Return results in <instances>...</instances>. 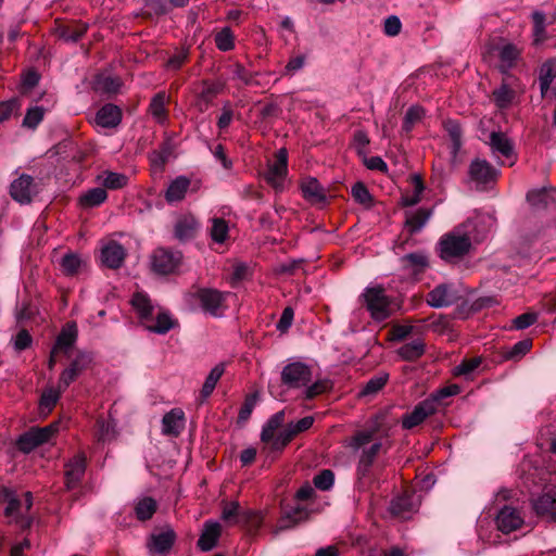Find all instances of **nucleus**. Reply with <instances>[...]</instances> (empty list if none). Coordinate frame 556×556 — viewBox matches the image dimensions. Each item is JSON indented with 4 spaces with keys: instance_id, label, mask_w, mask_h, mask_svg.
<instances>
[{
    "instance_id": "1",
    "label": "nucleus",
    "mask_w": 556,
    "mask_h": 556,
    "mask_svg": "<svg viewBox=\"0 0 556 556\" xmlns=\"http://www.w3.org/2000/svg\"><path fill=\"white\" fill-rule=\"evenodd\" d=\"M281 382L289 389L303 390L306 400L314 399L331 389L327 378L314 380L313 367L300 359L290 358L281 370Z\"/></svg>"
},
{
    "instance_id": "2",
    "label": "nucleus",
    "mask_w": 556,
    "mask_h": 556,
    "mask_svg": "<svg viewBox=\"0 0 556 556\" xmlns=\"http://www.w3.org/2000/svg\"><path fill=\"white\" fill-rule=\"evenodd\" d=\"M478 241L479 236L475 237L471 231L459 226L441 237L438 243L439 255L446 262H455L469 252L472 242Z\"/></svg>"
},
{
    "instance_id": "3",
    "label": "nucleus",
    "mask_w": 556,
    "mask_h": 556,
    "mask_svg": "<svg viewBox=\"0 0 556 556\" xmlns=\"http://www.w3.org/2000/svg\"><path fill=\"white\" fill-rule=\"evenodd\" d=\"M361 299L375 321L386 320L394 311L391 299L381 287H367Z\"/></svg>"
},
{
    "instance_id": "4",
    "label": "nucleus",
    "mask_w": 556,
    "mask_h": 556,
    "mask_svg": "<svg viewBox=\"0 0 556 556\" xmlns=\"http://www.w3.org/2000/svg\"><path fill=\"white\" fill-rule=\"evenodd\" d=\"M372 433L370 431H362L355 434L350 442V446L355 450H362L358 463V471L365 475V472L371 466L375 457L381 448L380 442H374L368 447L367 445L371 442Z\"/></svg>"
},
{
    "instance_id": "5",
    "label": "nucleus",
    "mask_w": 556,
    "mask_h": 556,
    "mask_svg": "<svg viewBox=\"0 0 556 556\" xmlns=\"http://www.w3.org/2000/svg\"><path fill=\"white\" fill-rule=\"evenodd\" d=\"M533 514L546 521L556 522V493L552 491L533 495L530 500Z\"/></svg>"
},
{
    "instance_id": "6",
    "label": "nucleus",
    "mask_w": 556,
    "mask_h": 556,
    "mask_svg": "<svg viewBox=\"0 0 556 556\" xmlns=\"http://www.w3.org/2000/svg\"><path fill=\"white\" fill-rule=\"evenodd\" d=\"M288 174V152L285 148L279 149L275 160L268 164L265 175L267 182L275 189H282Z\"/></svg>"
},
{
    "instance_id": "7",
    "label": "nucleus",
    "mask_w": 556,
    "mask_h": 556,
    "mask_svg": "<svg viewBox=\"0 0 556 556\" xmlns=\"http://www.w3.org/2000/svg\"><path fill=\"white\" fill-rule=\"evenodd\" d=\"M495 523L501 532L508 534L519 530L523 526L525 519L518 508L505 505L498 510Z\"/></svg>"
},
{
    "instance_id": "8",
    "label": "nucleus",
    "mask_w": 556,
    "mask_h": 556,
    "mask_svg": "<svg viewBox=\"0 0 556 556\" xmlns=\"http://www.w3.org/2000/svg\"><path fill=\"white\" fill-rule=\"evenodd\" d=\"M486 143L490 146L492 153L497 159H506L509 165L515 163L514 144L511 140L501 131H492Z\"/></svg>"
},
{
    "instance_id": "9",
    "label": "nucleus",
    "mask_w": 556,
    "mask_h": 556,
    "mask_svg": "<svg viewBox=\"0 0 556 556\" xmlns=\"http://www.w3.org/2000/svg\"><path fill=\"white\" fill-rule=\"evenodd\" d=\"M312 511L313 508H309V504L296 503L294 506L283 510V515L274 532L278 533L305 521Z\"/></svg>"
},
{
    "instance_id": "10",
    "label": "nucleus",
    "mask_w": 556,
    "mask_h": 556,
    "mask_svg": "<svg viewBox=\"0 0 556 556\" xmlns=\"http://www.w3.org/2000/svg\"><path fill=\"white\" fill-rule=\"evenodd\" d=\"M180 262V254L166 249H156L152 254V268L154 271L166 275L173 273Z\"/></svg>"
},
{
    "instance_id": "11",
    "label": "nucleus",
    "mask_w": 556,
    "mask_h": 556,
    "mask_svg": "<svg viewBox=\"0 0 556 556\" xmlns=\"http://www.w3.org/2000/svg\"><path fill=\"white\" fill-rule=\"evenodd\" d=\"M202 309L212 316H222L225 309L224 294L217 290L203 289L198 292Z\"/></svg>"
},
{
    "instance_id": "12",
    "label": "nucleus",
    "mask_w": 556,
    "mask_h": 556,
    "mask_svg": "<svg viewBox=\"0 0 556 556\" xmlns=\"http://www.w3.org/2000/svg\"><path fill=\"white\" fill-rule=\"evenodd\" d=\"M437 410V406L433 405V400H424L418 403L410 413H407L402 418V426L404 429H412L434 414Z\"/></svg>"
},
{
    "instance_id": "13",
    "label": "nucleus",
    "mask_w": 556,
    "mask_h": 556,
    "mask_svg": "<svg viewBox=\"0 0 556 556\" xmlns=\"http://www.w3.org/2000/svg\"><path fill=\"white\" fill-rule=\"evenodd\" d=\"M126 251L116 241H108L101 247V261L109 268H119L125 260Z\"/></svg>"
},
{
    "instance_id": "14",
    "label": "nucleus",
    "mask_w": 556,
    "mask_h": 556,
    "mask_svg": "<svg viewBox=\"0 0 556 556\" xmlns=\"http://www.w3.org/2000/svg\"><path fill=\"white\" fill-rule=\"evenodd\" d=\"M419 501L413 494H404L391 502L390 513L400 518L408 519L415 511H417Z\"/></svg>"
},
{
    "instance_id": "15",
    "label": "nucleus",
    "mask_w": 556,
    "mask_h": 556,
    "mask_svg": "<svg viewBox=\"0 0 556 556\" xmlns=\"http://www.w3.org/2000/svg\"><path fill=\"white\" fill-rule=\"evenodd\" d=\"M34 193L33 178L29 175H21L13 180L10 186L11 197L21 204H27L31 201Z\"/></svg>"
},
{
    "instance_id": "16",
    "label": "nucleus",
    "mask_w": 556,
    "mask_h": 556,
    "mask_svg": "<svg viewBox=\"0 0 556 556\" xmlns=\"http://www.w3.org/2000/svg\"><path fill=\"white\" fill-rule=\"evenodd\" d=\"M86 470V457L77 454L65 465V483L67 489L75 488L83 478Z\"/></svg>"
},
{
    "instance_id": "17",
    "label": "nucleus",
    "mask_w": 556,
    "mask_h": 556,
    "mask_svg": "<svg viewBox=\"0 0 556 556\" xmlns=\"http://www.w3.org/2000/svg\"><path fill=\"white\" fill-rule=\"evenodd\" d=\"M495 225V219L490 214H477L475 217L469 218L466 223L460 225L464 230H469L472 235L479 236V241L489 233Z\"/></svg>"
},
{
    "instance_id": "18",
    "label": "nucleus",
    "mask_w": 556,
    "mask_h": 556,
    "mask_svg": "<svg viewBox=\"0 0 556 556\" xmlns=\"http://www.w3.org/2000/svg\"><path fill=\"white\" fill-rule=\"evenodd\" d=\"M456 300V294L450 285H440L428 293L427 303L434 308L450 306Z\"/></svg>"
},
{
    "instance_id": "19",
    "label": "nucleus",
    "mask_w": 556,
    "mask_h": 556,
    "mask_svg": "<svg viewBox=\"0 0 556 556\" xmlns=\"http://www.w3.org/2000/svg\"><path fill=\"white\" fill-rule=\"evenodd\" d=\"M175 541V532L170 529L152 534L148 543L149 553L152 556L167 553Z\"/></svg>"
},
{
    "instance_id": "20",
    "label": "nucleus",
    "mask_w": 556,
    "mask_h": 556,
    "mask_svg": "<svg viewBox=\"0 0 556 556\" xmlns=\"http://www.w3.org/2000/svg\"><path fill=\"white\" fill-rule=\"evenodd\" d=\"M469 176L477 185H484L497 176V170L484 160H475L470 164Z\"/></svg>"
},
{
    "instance_id": "21",
    "label": "nucleus",
    "mask_w": 556,
    "mask_h": 556,
    "mask_svg": "<svg viewBox=\"0 0 556 556\" xmlns=\"http://www.w3.org/2000/svg\"><path fill=\"white\" fill-rule=\"evenodd\" d=\"M77 339V328L75 324H68L66 325L61 333L56 338L55 345L52 349L51 357H50V367L54 364V355L59 351H63L67 353L70 349L74 345L75 341Z\"/></svg>"
},
{
    "instance_id": "22",
    "label": "nucleus",
    "mask_w": 556,
    "mask_h": 556,
    "mask_svg": "<svg viewBox=\"0 0 556 556\" xmlns=\"http://www.w3.org/2000/svg\"><path fill=\"white\" fill-rule=\"evenodd\" d=\"M185 427V413L173 408L162 419V432L167 435H178Z\"/></svg>"
},
{
    "instance_id": "23",
    "label": "nucleus",
    "mask_w": 556,
    "mask_h": 556,
    "mask_svg": "<svg viewBox=\"0 0 556 556\" xmlns=\"http://www.w3.org/2000/svg\"><path fill=\"white\" fill-rule=\"evenodd\" d=\"M220 536V525L217 521H206L198 541V546L203 552L213 549Z\"/></svg>"
},
{
    "instance_id": "24",
    "label": "nucleus",
    "mask_w": 556,
    "mask_h": 556,
    "mask_svg": "<svg viewBox=\"0 0 556 556\" xmlns=\"http://www.w3.org/2000/svg\"><path fill=\"white\" fill-rule=\"evenodd\" d=\"M303 197L313 204H323L326 201L324 188L313 177L303 178L301 182Z\"/></svg>"
},
{
    "instance_id": "25",
    "label": "nucleus",
    "mask_w": 556,
    "mask_h": 556,
    "mask_svg": "<svg viewBox=\"0 0 556 556\" xmlns=\"http://www.w3.org/2000/svg\"><path fill=\"white\" fill-rule=\"evenodd\" d=\"M121 121L122 112L119 108L114 104H105L96 115L97 125L103 128L116 127Z\"/></svg>"
},
{
    "instance_id": "26",
    "label": "nucleus",
    "mask_w": 556,
    "mask_h": 556,
    "mask_svg": "<svg viewBox=\"0 0 556 556\" xmlns=\"http://www.w3.org/2000/svg\"><path fill=\"white\" fill-rule=\"evenodd\" d=\"M556 78V59L546 60L540 67L539 83L542 98H547Z\"/></svg>"
},
{
    "instance_id": "27",
    "label": "nucleus",
    "mask_w": 556,
    "mask_h": 556,
    "mask_svg": "<svg viewBox=\"0 0 556 556\" xmlns=\"http://www.w3.org/2000/svg\"><path fill=\"white\" fill-rule=\"evenodd\" d=\"M144 327L148 331L165 334L169 330L176 327L177 321L166 312H159L155 319L151 318L149 321H144Z\"/></svg>"
},
{
    "instance_id": "28",
    "label": "nucleus",
    "mask_w": 556,
    "mask_h": 556,
    "mask_svg": "<svg viewBox=\"0 0 556 556\" xmlns=\"http://www.w3.org/2000/svg\"><path fill=\"white\" fill-rule=\"evenodd\" d=\"M0 503L7 504L4 508L5 516L17 521L18 517L22 515V504L17 500L15 492L9 488H1Z\"/></svg>"
},
{
    "instance_id": "29",
    "label": "nucleus",
    "mask_w": 556,
    "mask_h": 556,
    "mask_svg": "<svg viewBox=\"0 0 556 556\" xmlns=\"http://www.w3.org/2000/svg\"><path fill=\"white\" fill-rule=\"evenodd\" d=\"M190 186V180L186 176H178L174 180L170 181L165 198L168 203L177 202L184 199L188 188Z\"/></svg>"
},
{
    "instance_id": "30",
    "label": "nucleus",
    "mask_w": 556,
    "mask_h": 556,
    "mask_svg": "<svg viewBox=\"0 0 556 556\" xmlns=\"http://www.w3.org/2000/svg\"><path fill=\"white\" fill-rule=\"evenodd\" d=\"M130 302L142 323L149 321L152 318L153 305L151 304V301L146 293H135Z\"/></svg>"
},
{
    "instance_id": "31",
    "label": "nucleus",
    "mask_w": 556,
    "mask_h": 556,
    "mask_svg": "<svg viewBox=\"0 0 556 556\" xmlns=\"http://www.w3.org/2000/svg\"><path fill=\"white\" fill-rule=\"evenodd\" d=\"M521 49L513 43L504 45L500 50L501 71L503 73L508 72L519 59Z\"/></svg>"
},
{
    "instance_id": "32",
    "label": "nucleus",
    "mask_w": 556,
    "mask_h": 556,
    "mask_svg": "<svg viewBox=\"0 0 556 556\" xmlns=\"http://www.w3.org/2000/svg\"><path fill=\"white\" fill-rule=\"evenodd\" d=\"M431 211L419 208L406 214V226L410 232L419 231L429 220Z\"/></svg>"
},
{
    "instance_id": "33",
    "label": "nucleus",
    "mask_w": 556,
    "mask_h": 556,
    "mask_svg": "<svg viewBox=\"0 0 556 556\" xmlns=\"http://www.w3.org/2000/svg\"><path fill=\"white\" fill-rule=\"evenodd\" d=\"M527 200L536 207L547 206L551 201H556V189L532 190L527 194Z\"/></svg>"
},
{
    "instance_id": "34",
    "label": "nucleus",
    "mask_w": 556,
    "mask_h": 556,
    "mask_svg": "<svg viewBox=\"0 0 556 556\" xmlns=\"http://www.w3.org/2000/svg\"><path fill=\"white\" fill-rule=\"evenodd\" d=\"M425 353V343L421 339H415L412 342L403 344L397 354L406 361H414Z\"/></svg>"
},
{
    "instance_id": "35",
    "label": "nucleus",
    "mask_w": 556,
    "mask_h": 556,
    "mask_svg": "<svg viewBox=\"0 0 556 556\" xmlns=\"http://www.w3.org/2000/svg\"><path fill=\"white\" fill-rule=\"evenodd\" d=\"M106 198L108 193L103 188H93L79 198V203L83 207H94L102 204Z\"/></svg>"
},
{
    "instance_id": "36",
    "label": "nucleus",
    "mask_w": 556,
    "mask_h": 556,
    "mask_svg": "<svg viewBox=\"0 0 556 556\" xmlns=\"http://www.w3.org/2000/svg\"><path fill=\"white\" fill-rule=\"evenodd\" d=\"M285 420V412L280 410L274 414L267 422L264 425L261 440L263 442H269L274 438V433L278 430V428L283 424Z\"/></svg>"
},
{
    "instance_id": "37",
    "label": "nucleus",
    "mask_w": 556,
    "mask_h": 556,
    "mask_svg": "<svg viewBox=\"0 0 556 556\" xmlns=\"http://www.w3.org/2000/svg\"><path fill=\"white\" fill-rule=\"evenodd\" d=\"M166 101V94L164 92H160L153 97L150 103V113L160 124H163L167 118L165 108Z\"/></svg>"
},
{
    "instance_id": "38",
    "label": "nucleus",
    "mask_w": 556,
    "mask_h": 556,
    "mask_svg": "<svg viewBox=\"0 0 556 556\" xmlns=\"http://www.w3.org/2000/svg\"><path fill=\"white\" fill-rule=\"evenodd\" d=\"M412 186H413V191L410 193H405L401 199L402 205H404V206L416 205L417 203H419V201L421 199V194L424 191V184H422L420 176H418V175L412 176Z\"/></svg>"
},
{
    "instance_id": "39",
    "label": "nucleus",
    "mask_w": 556,
    "mask_h": 556,
    "mask_svg": "<svg viewBox=\"0 0 556 556\" xmlns=\"http://www.w3.org/2000/svg\"><path fill=\"white\" fill-rule=\"evenodd\" d=\"M405 268L412 274H419L428 266V258L422 253H410L403 257Z\"/></svg>"
},
{
    "instance_id": "40",
    "label": "nucleus",
    "mask_w": 556,
    "mask_h": 556,
    "mask_svg": "<svg viewBox=\"0 0 556 556\" xmlns=\"http://www.w3.org/2000/svg\"><path fill=\"white\" fill-rule=\"evenodd\" d=\"M224 371H225V365L222 363L217 364L216 366H214L211 369L210 374L207 375V377L204 381V384H203L202 391H201V393L204 397H207L213 393V391H214L218 380L223 376Z\"/></svg>"
},
{
    "instance_id": "41",
    "label": "nucleus",
    "mask_w": 556,
    "mask_h": 556,
    "mask_svg": "<svg viewBox=\"0 0 556 556\" xmlns=\"http://www.w3.org/2000/svg\"><path fill=\"white\" fill-rule=\"evenodd\" d=\"M62 271L65 275H75L80 268L85 265V262L81 257L76 253H67L65 254L60 262Z\"/></svg>"
},
{
    "instance_id": "42",
    "label": "nucleus",
    "mask_w": 556,
    "mask_h": 556,
    "mask_svg": "<svg viewBox=\"0 0 556 556\" xmlns=\"http://www.w3.org/2000/svg\"><path fill=\"white\" fill-rule=\"evenodd\" d=\"M198 227V223L193 217H184L179 219L175 226V235L180 240H187L192 237Z\"/></svg>"
},
{
    "instance_id": "43",
    "label": "nucleus",
    "mask_w": 556,
    "mask_h": 556,
    "mask_svg": "<svg viewBox=\"0 0 556 556\" xmlns=\"http://www.w3.org/2000/svg\"><path fill=\"white\" fill-rule=\"evenodd\" d=\"M42 444L34 428L23 433L17 440V447L24 453H29L38 445Z\"/></svg>"
},
{
    "instance_id": "44",
    "label": "nucleus",
    "mask_w": 556,
    "mask_h": 556,
    "mask_svg": "<svg viewBox=\"0 0 556 556\" xmlns=\"http://www.w3.org/2000/svg\"><path fill=\"white\" fill-rule=\"evenodd\" d=\"M116 435L115 424L111 420H98L96 437L99 442H111Z\"/></svg>"
},
{
    "instance_id": "45",
    "label": "nucleus",
    "mask_w": 556,
    "mask_h": 556,
    "mask_svg": "<svg viewBox=\"0 0 556 556\" xmlns=\"http://www.w3.org/2000/svg\"><path fill=\"white\" fill-rule=\"evenodd\" d=\"M63 389H60L59 387L56 389L50 388L46 390L40 399V409L48 414L52 410L54 405L58 403L61 393L63 392Z\"/></svg>"
},
{
    "instance_id": "46",
    "label": "nucleus",
    "mask_w": 556,
    "mask_h": 556,
    "mask_svg": "<svg viewBox=\"0 0 556 556\" xmlns=\"http://www.w3.org/2000/svg\"><path fill=\"white\" fill-rule=\"evenodd\" d=\"M156 510V502L151 497L141 498L135 508L136 516L140 520L150 519Z\"/></svg>"
},
{
    "instance_id": "47",
    "label": "nucleus",
    "mask_w": 556,
    "mask_h": 556,
    "mask_svg": "<svg viewBox=\"0 0 556 556\" xmlns=\"http://www.w3.org/2000/svg\"><path fill=\"white\" fill-rule=\"evenodd\" d=\"M480 364H481L480 357L465 359L459 365L454 367L453 374L455 376H463L468 379L478 369Z\"/></svg>"
},
{
    "instance_id": "48",
    "label": "nucleus",
    "mask_w": 556,
    "mask_h": 556,
    "mask_svg": "<svg viewBox=\"0 0 556 556\" xmlns=\"http://www.w3.org/2000/svg\"><path fill=\"white\" fill-rule=\"evenodd\" d=\"M388 374H379L369 379L361 391V395H371L381 390L388 381Z\"/></svg>"
},
{
    "instance_id": "49",
    "label": "nucleus",
    "mask_w": 556,
    "mask_h": 556,
    "mask_svg": "<svg viewBox=\"0 0 556 556\" xmlns=\"http://www.w3.org/2000/svg\"><path fill=\"white\" fill-rule=\"evenodd\" d=\"M495 104L501 108H507L514 100V91L506 85L503 84L498 89L493 92Z\"/></svg>"
},
{
    "instance_id": "50",
    "label": "nucleus",
    "mask_w": 556,
    "mask_h": 556,
    "mask_svg": "<svg viewBox=\"0 0 556 556\" xmlns=\"http://www.w3.org/2000/svg\"><path fill=\"white\" fill-rule=\"evenodd\" d=\"M215 43L220 51L231 50L235 46V38L231 29L229 27H224L218 31L215 36Z\"/></svg>"
},
{
    "instance_id": "51",
    "label": "nucleus",
    "mask_w": 556,
    "mask_h": 556,
    "mask_svg": "<svg viewBox=\"0 0 556 556\" xmlns=\"http://www.w3.org/2000/svg\"><path fill=\"white\" fill-rule=\"evenodd\" d=\"M81 368L78 361H74L68 368H66L60 376L58 386L60 389L65 390L79 375Z\"/></svg>"
},
{
    "instance_id": "52",
    "label": "nucleus",
    "mask_w": 556,
    "mask_h": 556,
    "mask_svg": "<svg viewBox=\"0 0 556 556\" xmlns=\"http://www.w3.org/2000/svg\"><path fill=\"white\" fill-rule=\"evenodd\" d=\"M294 438L291 430L287 427L286 429L274 433V438L269 442H265L270 446L271 450L281 451L292 439Z\"/></svg>"
},
{
    "instance_id": "53",
    "label": "nucleus",
    "mask_w": 556,
    "mask_h": 556,
    "mask_svg": "<svg viewBox=\"0 0 556 556\" xmlns=\"http://www.w3.org/2000/svg\"><path fill=\"white\" fill-rule=\"evenodd\" d=\"M228 225L223 218H213L211 237L215 242L223 243L228 236Z\"/></svg>"
},
{
    "instance_id": "54",
    "label": "nucleus",
    "mask_w": 556,
    "mask_h": 556,
    "mask_svg": "<svg viewBox=\"0 0 556 556\" xmlns=\"http://www.w3.org/2000/svg\"><path fill=\"white\" fill-rule=\"evenodd\" d=\"M128 177L124 174L106 172L103 175L102 184L109 189H118L127 185Z\"/></svg>"
},
{
    "instance_id": "55",
    "label": "nucleus",
    "mask_w": 556,
    "mask_h": 556,
    "mask_svg": "<svg viewBox=\"0 0 556 556\" xmlns=\"http://www.w3.org/2000/svg\"><path fill=\"white\" fill-rule=\"evenodd\" d=\"M45 115V110L41 106H33L29 108L25 114L23 119V126L26 128H36L39 123L42 121Z\"/></svg>"
},
{
    "instance_id": "56",
    "label": "nucleus",
    "mask_w": 556,
    "mask_h": 556,
    "mask_svg": "<svg viewBox=\"0 0 556 556\" xmlns=\"http://www.w3.org/2000/svg\"><path fill=\"white\" fill-rule=\"evenodd\" d=\"M425 115V111L422 108L418 105L410 106L404 117L403 129L408 132L412 130L414 125L419 122Z\"/></svg>"
},
{
    "instance_id": "57",
    "label": "nucleus",
    "mask_w": 556,
    "mask_h": 556,
    "mask_svg": "<svg viewBox=\"0 0 556 556\" xmlns=\"http://www.w3.org/2000/svg\"><path fill=\"white\" fill-rule=\"evenodd\" d=\"M21 102L17 98H12L0 103V122L8 121L13 114L21 110Z\"/></svg>"
},
{
    "instance_id": "58",
    "label": "nucleus",
    "mask_w": 556,
    "mask_h": 556,
    "mask_svg": "<svg viewBox=\"0 0 556 556\" xmlns=\"http://www.w3.org/2000/svg\"><path fill=\"white\" fill-rule=\"evenodd\" d=\"M352 195L356 202L365 206H369L371 203V195L368 189L362 182H357L352 187Z\"/></svg>"
},
{
    "instance_id": "59",
    "label": "nucleus",
    "mask_w": 556,
    "mask_h": 556,
    "mask_svg": "<svg viewBox=\"0 0 556 556\" xmlns=\"http://www.w3.org/2000/svg\"><path fill=\"white\" fill-rule=\"evenodd\" d=\"M96 87L99 90L112 93L118 90L119 81L111 76H99L96 80Z\"/></svg>"
},
{
    "instance_id": "60",
    "label": "nucleus",
    "mask_w": 556,
    "mask_h": 556,
    "mask_svg": "<svg viewBox=\"0 0 556 556\" xmlns=\"http://www.w3.org/2000/svg\"><path fill=\"white\" fill-rule=\"evenodd\" d=\"M334 477L330 470H323L314 477V484L321 491H327L333 485Z\"/></svg>"
},
{
    "instance_id": "61",
    "label": "nucleus",
    "mask_w": 556,
    "mask_h": 556,
    "mask_svg": "<svg viewBox=\"0 0 556 556\" xmlns=\"http://www.w3.org/2000/svg\"><path fill=\"white\" fill-rule=\"evenodd\" d=\"M446 130L451 137V140L453 142V152L457 153L462 146V130L459 125L456 122L448 121L446 123Z\"/></svg>"
},
{
    "instance_id": "62",
    "label": "nucleus",
    "mask_w": 556,
    "mask_h": 556,
    "mask_svg": "<svg viewBox=\"0 0 556 556\" xmlns=\"http://www.w3.org/2000/svg\"><path fill=\"white\" fill-rule=\"evenodd\" d=\"M460 392V388L457 384H451L435 391L428 400H433V405L442 401L445 397L456 395Z\"/></svg>"
},
{
    "instance_id": "63",
    "label": "nucleus",
    "mask_w": 556,
    "mask_h": 556,
    "mask_svg": "<svg viewBox=\"0 0 556 556\" xmlns=\"http://www.w3.org/2000/svg\"><path fill=\"white\" fill-rule=\"evenodd\" d=\"M37 432L39 439L41 440V443L48 442L60 429V421H54L46 427L42 428H34Z\"/></svg>"
},
{
    "instance_id": "64",
    "label": "nucleus",
    "mask_w": 556,
    "mask_h": 556,
    "mask_svg": "<svg viewBox=\"0 0 556 556\" xmlns=\"http://www.w3.org/2000/svg\"><path fill=\"white\" fill-rule=\"evenodd\" d=\"M315 495V490L309 483H305L302 485L298 492L295 493V500L300 504H309V508H312L311 500Z\"/></svg>"
}]
</instances>
